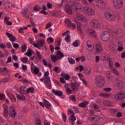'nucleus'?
Segmentation results:
<instances>
[{
  "label": "nucleus",
  "instance_id": "nucleus-1",
  "mask_svg": "<svg viewBox=\"0 0 125 125\" xmlns=\"http://www.w3.org/2000/svg\"><path fill=\"white\" fill-rule=\"evenodd\" d=\"M74 21L77 23L78 30L82 32V31H83L82 29V24L77 22H86L87 21L86 18L83 14H77L76 17L74 18Z\"/></svg>",
  "mask_w": 125,
  "mask_h": 125
},
{
  "label": "nucleus",
  "instance_id": "nucleus-2",
  "mask_svg": "<svg viewBox=\"0 0 125 125\" xmlns=\"http://www.w3.org/2000/svg\"><path fill=\"white\" fill-rule=\"evenodd\" d=\"M49 71H46L42 78L40 79L41 82L42 83H44V84L49 88V89H51L52 86H51V81H50V78H49Z\"/></svg>",
  "mask_w": 125,
  "mask_h": 125
},
{
  "label": "nucleus",
  "instance_id": "nucleus-3",
  "mask_svg": "<svg viewBox=\"0 0 125 125\" xmlns=\"http://www.w3.org/2000/svg\"><path fill=\"white\" fill-rule=\"evenodd\" d=\"M106 83V81L104 79V77L102 76H98L96 79V84L98 87H103L104 84Z\"/></svg>",
  "mask_w": 125,
  "mask_h": 125
},
{
  "label": "nucleus",
  "instance_id": "nucleus-4",
  "mask_svg": "<svg viewBox=\"0 0 125 125\" xmlns=\"http://www.w3.org/2000/svg\"><path fill=\"white\" fill-rule=\"evenodd\" d=\"M83 13L88 16H94L95 15V10L91 7H83Z\"/></svg>",
  "mask_w": 125,
  "mask_h": 125
},
{
  "label": "nucleus",
  "instance_id": "nucleus-5",
  "mask_svg": "<svg viewBox=\"0 0 125 125\" xmlns=\"http://www.w3.org/2000/svg\"><path fill=\"white\" fill-rule=\"evenodd\" d=\"M104 17L108 21H115L116 15L109 12H105L104 14Z\"/></svg>",
  "mask_w": 125,
  "mask_h": 125
},
{
  "label": "nucleus",
  "instance_id": "nucleus-6",
  "mask_svg": "<svg viewBox=\"0 0 125 125\" xmlns=\"http://www.w3.org/2000/svg\"><path fill=\"white\" fill-rule=\"evenodd\" d=\"M101 39L103 42H108L110 40V33L107 31L103 32L101 35Z\"/></svg>",
  "mask_w": 125,
  "mask_h": 125
},
{
  "label": "nucleus",
  "instance_id": "nucleus-7",
  "mask_svg": "<svg viewBox=\"0 0 125 125\" xmlns=\"http://www.w3.org/2000/svg\"><path fill=\"white\" fill-rule=\"evenodd\" d=\"M90 24L93 28H95L96 29H99L101 27V24L99 23L98 20L96 19H93L90 22Z\"/></svg>",
  "mask_w": 125,
  "mask_h": 125
},
{
  "label": "nucleus",
  "instance_id": "nucleus-8",
  "mask_svg": "<svg viewBox=\"0 0 125 125\" xmlns=\"http://www.w3.org/2000/svg\"><path fill=\"white\" fill-rule=\"evenodd\" d=\"M125 93L122 92H118L115 95V99L116 100H123L125 98Z\"/></svg>",
  "mask_w": 125,
  "mask_h": 125
},
{
  "label": "nucleus",
  "instance_id": "nucleus-9",
  "mask_svg": "<svg viewBox=\"0 0 125 125\" xmlns=\"http://www.w3.org/2000/svg\"><path fill=\"white\" fill-rule=\"evenodd\" d=\"M114 5L116 8H121L124 6V0H116V2H114Z\"/></svg>",
  "mask_w": 125,
  "mask_h": 125
},
{
  "label": "nucleus",
  "instance_id": "nucleus-10",
  "mask_svg": "<svg viewBox=\"0 0 125 125\" xmlns=\"http://www.w3.org/2000/svg\"><path fill=\"white\" fill-rule=\"evenodd\" d=\"M45 44V41L44 40L42 39L41 40H39L38 41L37 43H34L33 44L34 46L39 48L40 46H43V45Z\"/></svg>",
  "mask_w": 125,
  "mask_h": 125
},
{
  "label": "nucleus",
  "instance_id": "nucleus-11",
  "mask_svg": "<svg viewBox=\"0 0 125 125\" xmlns=\"http://www.w3.org/2000/svg\"><path fill=\"white\" fill-rule=\"evenodd\" d=\"M9 115L11 118H14L16 116V111L14 107L11 106L9 111Z\"/></svg>",
  "mask_w": 125,
  "mask_h": 125
},
{
  "label": "nucleus",
  "instance_id": "nucleus-12",
  "mask_svg": "<svg viewBox=\"0 0 125 125\" xmlns=\"http://www.w3.org/2000/svg\"><path fill=\"white\" fill-rule=\"evenodd\" d=\"M70 31H67L66 32L63 33L62 34V37H65V36H66V37L65 38V41L66 42H69L71 39V36L69 35Z\"/></svg>",
  "mask_w": 125,
  "mask_h": 125
},
{
  "label": "nucleus",
  "instance_id": "nucleus-13",
  "mask_svg": "<svg viewBox=\"0 0 125 125\" xmlns=\"http://www.w3.org/2000/svg\"><path fill=\"white\" fill-rule=\"evenodd\" d=\"M3 108H4V116L6 119H7L8 118V106L6 104H4Z\"/></svg>",
  "mask_w": 125,
  "mask_h": 125
},
{
  "label": "nucleus",
  "instance_id": "nucleus-14",
  "mask_svg": "<svg viewBox=\"0 0 125 125\" xmlns=\"http://www.w3.org/2000/svg\"><path fill=\"white\" fill-rule=\"evenodd\" d=\"M96 3L98 8H103L105 6V3L102 0H97Z\"/></svg>",
  "mask_w": 125,
  "mask_h": 125
},
{
  "label": "nucleus",
  "instance_id": "nucleus-15",
  "mask_svg": "<svg viewBox=\"0 0 125 125\" xmlns=\"http://www.w3.org/2000/svg\"><path fill=\"white\" fill-rule=\"evenodd\" d=\"M87 49L89 51H92L94 49V46H93V43L91 41H87Z\"/></svg>",
  "mask_w": 125,
  "mask_h": 125
},
{
  "label": "nucleus",
  "instance_id": "nucleus-16",
  "mask_svg": "<svg viewBox=\"0 0 125 125\" xmlns=\"http://www.w3.org/2000/svg\"><path fill=\"white\" fill-rule=\"evenodd\" d=\"M65 10L68 14H72L73 13V8H72L71 5H66Z\"/></svg>",
  "mask_w": 125,
  "mask_h": 125
},
{
  "label": "nucleus",
  "instance_id": "nucleus-17",
  "mask_svg": "<svg viewBox=\"0 0 125 125\" xmlns=\"http://www.w3.org/2000/svg\"><path fill=\"white\" fill-rule=\"evenodd\" d=\"M113 84L117 85V86H123L124 83L119 79H117L113 81Z\"/></svg>",
  "mask_w": 125,
  "mask_h": 125
},
{
  "label": "nucleus",
  "instance_id": "nucleus-18",
  "mask_svg": "<svg viewBox=\"0 0 125 125\" xmlns=\"http://www.w3.org/2000/svg\"><path fill=\"white\" fill-rule=\"evenodd\" d=\"M88 34L90 37H92V38H96L97 37V34H96V32L94 31V30L92 29H90L88 31Z\"/></svg>",
  "mask_w": 125,
  "mask_h": 125
},
{
  "label": "nucleus",
  "instance_id": "nucleus-19",
  "mask_svg": "<svg viewBox=\"0 0 125 125\" xmlns=\"http://www.w3.org/2000/svg\"><path fill=\"white\" fill-rule=\"evenodd\" d=\"M96 51L97 53H100L102 51H103V48L100 44H97L96 45Z\"/></svg>",
  "mask_w": 125,
  "mask_h": 125
},
{
  "label": "nucleus",
  "instance_id": "nucleus-20",
  "mask_svg": "<svg viewBox=\"0 0 125 125\" xmlns=\"http://www.w3.org/2000/svg\"><path fill=\"white\" fill-rule=\"evenodd\" d=\"M71 87L74 90V91H76V90H77V89L80 87V85L77 83H71Z\"/></svg>",
  "mask_w": 125,
  "mask_h": 125
},
{
  "label": "nucleus",
  "instance_id": "nucleus-21",
  "mask_svg": "<svg viewBox=\"0 0 125 125\" xmlns=\"http://www.w3.org/2000/svg\"><path fill=\"white\" fill-rule=\"evenodd\" d=\"M83 8H82V5L80 4H77L75 8V10L76 12H83Z\"/></svg>",
  "mask_w": 125,
  "mask_h": 125
},
{
  "label": "nucleus",
  "instance_id": "nucleus-22",
  "mask_svg": "<svg viewBox=\"0 0 125 125\" xmlns=\"http://www.w3.org/2000/svg\"><path fill=\"white\" fill-rule=\"evenodd\" d=\"M52 91L55 95H56L57 96H62L63 95V92L60 91V90H55L54 89H52Z\"/></svg>",
  "mask_w": 125,
  "mask_h": 125
},
{
  "label": "nucleus",
  "instance_id": "nucleus-23",
  "mask_svg": "<svg viewBox=\"0 0 125 125\" xmlns=\"http://www.w3.org/2000/svg\"><path fill=\"white\" fill-rule=\"evenodd\" d=\"M76 120H77V119L76 118V117H75V115H71L69 117V122L73 125H75V121H76Z\"/></svg>",
  "mask_w": 125,
  "mask_h": 125
},
{
  "label": "nucleus",
  "instance_id": "nucleus-24",
  "mask_svg": "<svg viewBox=\"0 0 125 125\" xmlns=\"http://www.w3.org/2000/svg\"><path fill=\"white\" fill-rule=\"evenodd\" d=\"M56 55L58 57V58H59V59H62V58H63V57L65 56L63 53H62L60 50H59L57 52Z\"/></svg>",
  "mask_w": 125,
  "mask_h": 125
},
{
  "label": "nucleus",
  "instance_id": "nucleus-25",
  "mask_svg": "<svg viewBox=\"0 0 125 125\" xmlns=\"http://www.w3.org/2000/svg\"><path fill=\"white\" fill-rule=\"evenodd\" d=\"M51 60H52V62L54 63H55L56 61L59 60V59L58 58V57L56 55V56L54 55H51Z\"/></svg>",
  "mask_w": 125,
  "mask_h": 125
},
{
  "label": "nucleus",
  "instance_id": "nucleus-26",
  "mask_svg": "<svg viewBox=\"0 0 125 125\" xmlns=\"http://www.w3.org/2000/svg\"><path fill=\"white\" fill-rule=\"evenodd\" d=\"M43 102L45 106H46L47 109H51V104H50L48 101H47L46 100H44Z\"/></svg>",
  "mask_w": 125,
  "mask_h": 125
},
{
  "label": "nucleus",
  "instance_id": "nucleus-27",
  "mask_svg": "<svg viewBox=\"0 0 125 125\" xmlns=\"http://www.w3.org/2000/svg\"><path fill=\"white\" fill-rule=\"evenodd\" d=\"M88 104V102L86 101H84L83 103H81L78 104V106L79 107H81V108H84V107H86V105Z\"/></svg>",
  "mask_w": 125,
  "mask_h": 125
},
{
  "label": "nucleus",
  "instance_id": "nucleus-28",
  "mask_svg": "<svg viewBox=\"0 0 125 125\" xmlns=\"http://www.w3.org/2000/svg\"><path fill=\"white\" fill-rule=\"evenodd\" d=\"M28 13V9H25L22 11V15L23 17L25 18V19H27V18H28V15H27Z\"/></svg>",
  "mask_w": 125,
  "mask_h": 125
},
{
  "label": "nucleus",
  "instance_id": "nucleus-29",
  "mask_svg": "<svg viewBox=\"0 0 125 125\" xmlns=\"http://www.w3.org/2000/svg\"><path fill=\"white\" fill-rule=\"evenodd\" d=\"M91 73V68L90 67H87L86 69H84V73L85 75H90Z\"/></svg>",
  "mask_w": 125,
  "mask_h": 125
},
{
  "label": "nucleus",
  "instance_id": "nucleus-30",
  "mask_svg": "<svg viewBox=\"0 0 125 125\" xmlns=\"http://www.w3.org/2000/svg\"><path fill=\"white\" fill-rule=\"evenodd\" d=\"M89 120L90 121H98V120H99V118H98V116L96 115H94V116L89 117Z\"/></svg>",
  "mask_w": 125,
  "mask_h": 125
},
{
  "label": "nucleus",
  "instance_id": "nucleus-31",
  "mask_svg": "<svg viewBox=\"0 0 125 125\" xmlns=\"http://www.w3.org/2000/svg\"><path fill=\"white\" fill-rule=\"evenodd\" d=\"M65 87H66V93H67V94H72L73 93V90H72V89H71V88L67 87V85H64Z\"/></svg>",
  "mask_w": 125,
  "mask_h": 125
},
{
  "label": "nucleus",
  "instance_id": "nucleus-32",
  "mask_svg": "<svg viewBox=\"0 0 125 125\" xmlns=\"http://www.w3.org/2000/svg\"><path fill=\"white\" fill-rule=\"evenodd\" d=\"M24 55H26V56H28V57H31L32 56V50L31 49H29L27 52L24 53Z\"/></svg>",
  "mask_w": 125,
  "mask_h": 125
},
{
  "label": "nucleus",
  "instance_id": "nucleus-33",
  "mask_svg": "<svg viewBox=\"0 0 125 125\" xmlns=\"http://www.w3.org/2000/svg\"><path fill=\"white\" fill-rule=\"evenodd\" d=\"M17 97L19 100H22L24 101L25 99H26V98L25 97V96L22 95H17Z\"/></svg>",
  "mask_w": 125,
  "mask_h": 125
},
{
  "label": "nucleus",
  "instance_id": "nucleus-34",
  "mask_svg": "<svg viewBox=\"0 0 125 125\" xmlns=\"http://www.w3.org/2000/svg\"><path fill=\"white\" fill-rule=\"evenodd\" d=\"M34 90H35V88L34 87H31L27 88L26 92L27 93H30V92L31 93H34V92H35V91H34Z\"/></svg>",
  "mask_w": 125,
  "mask_h": 125
},
{
  "label": "nucleus",
  "instance_id": "nucleus-35",
  "mask_svg": "<svg viewBox=\"0 0 125 125\" xmlns=\"http://www.w3.org/2000/svg\"><path fill=\"white\" fill-rule=\"evenodd\" d=\"M8 96L9 97V98L12 100V101L14 102L15 100H16V98H15V96L11 94H8Z\"/></svg>",
  "mask_w": 125,
  "mask_h": 125
},
{
  "label": "nucleus",
  "instance_id": "nucleus-36",
  "mask_svg": "<svg viewBox=\"0 0 125 125\" xmlns=\"http://www.w3.org/2000/svg\"><path fill=\"white\" fill-rule=\"evenodd\" d=\"M111 71L116 76H119V75L120 74V73L119 72V71H118V70H117V69H116L115 68H112L111 70Z\"/></svg>",
  "mask_w": 125,
  "mask_h": 125
},
{
  "label": "nucleus",
  "instance_id": "nucleus-37",
  "mask_svg": "<svg viewBox=\"0 0 125 125\" xmlns=\"http://www.w3.org/2000/svg\"><path fill=\"white\" fill-rule=\"evenodd\" d=\"M68 60L69 63H70V64H71L72 65H73L76 63L75 62V60L73 59V58H72L70 57H69L68 58Z\"/></svg>",
  "mask_w": 125,
  "mask_h": 125
},
{
  "label": "nucleus",
  "instance_id": "nucleus-38",
  "mask_svg": "<svg viewBox=\"0 0 125 125\" xmlns=\"http://www.w3.org/2000/svg\"><path fill=\"white\" fill-rule=\"evenodd\" d=\"M26 87L21 86L20 88V91L21 94H25L26 93V90L25 89Z\"/></svg>",
  "mask_w": 125,
  "mask_h": 125
},
{
  "label": "nucleus",
  "instance_id": "nucleus-39",
  "mask_svg": "<svg viewBox=\"0 0 125 125\" xmlns=\"http://www.w3.org/2000/svg\"><path fill=\"white\" fill-rule=\"evenodd\" d=\"M62 117L63 122H64V123H66V121H67V116L66 115V114L62 112Z\"/></svg>",
  "mask_w": 125,
  "mask_h": 125
},
{
  "label": "nucleus",
  "instance_id": "nucleus-40",
  "mask_svg": "<svg viewBox=\"0 0 125 125\" xmlns=\"http://www.w3.org/2000/svg\"><path fill=\"white\" fill-rule=\"evenodd\" d=\"M100 96H102V97H109L110 94L107 93H102L100 94Z\"/></svg>",
  "mask_w": 125,
  "mask_h": 125
},
{
  "label": "nucleus",
  "instance_id": "nucleus-41",
  "mask_svg": "<svg viewBox=\"0 0 125 125\" xmlns=\"http://www.w3.org/2000/svg\"><path fill=\"white\" fill-rule=\"evenodd\" d=\"M27 29H28V27H26L24 28L21 27L19 30V33H20L21 34H23V33H24V31L23 30H27Z\"/></svg>",
  "mask_w": 125,
  "mask_h": 125
},
{
  "label": "nucleus",
  "instance_id": "nucleus-42",
  "mask_svg": "<svg viewBox=\"0 0 125 125\" xmlns=\"http://www.w3.org/2000/svg\"><path fill=\"white\" fill-rule=\"evenodd\" d=\"M47 42L48 43H52L54 42V40L52 37H49L47 39Z\"/></svg>",
  "mask_w": 125,
  "mask_h": 125
},
{
  "label": "nucleus",
  "instance_id": "nucleus-43",
  "mask_svg": "<svg viewBox=\"0 0 125 125\" xmlns=\"http://www.w3.org/2000/svg\"><path fill=\"white\" fill-rule=\"evenodd\" d=\"M21 62L26 63H27V62H28V58H26V57H22L21 59Z\"/></svg>",
  "mask_w": 125,
  "mask_h": 125
},
{
  "label": "nucleus",
  "instance_id": "nucleus-44",
  "mask_svg": "<svg viewBox=\"0 0 125 125\" xmlns=\"http://www.w3.org/2000/svg\"><path fill=\"white\" fill-rule=\"evenodd\" d=\"M21 49L22 52H25L26 50H27V45L26 44H24L21 46Z\"/></svg>",
  "mask_w": 125,
  "mask_h": 125
},
{
  "label": "nucleus",
  "instance_id": "nucleus-45",
  "mask_svg": "<svg viewBox=\"0 0 125 125\" xmlns=\"http://www.w3.org/2000/svg\"><path fill=\"white\" fill-rule=\"evenodd\" d=\"M41 9H42V8L41 7V6H38V5L35 6L34 8V11H40V10H41Z\"/></svg>",
  "mask_w": 125,
  "mask_h": 125
},
{
  "label": "nucleus",
  "instance_id": "nucleus-46",
  "mask_svg": "<svg viewBox=\"0 0 125 125\" xmlns=\"http://www.w3.org/2000/svg\"><path fill=\"white\" fill-rule=\"evenodd\" d=\"M73 45L75 46V47H77L80 45V42L78 40L76 41L73 44Z\"/></svg>",
  "mask_w": 125,
  "mask_h": 125
},
{
  "label": "nucleus",
  "instance_id": "nucleus-47",
  "mask_svg": "<svg viewBox=\"0 0 125 125\" xmlns=\"http://www.w3.org/2000/svg\"><path fill=\"white\" fill-rule=\"evenodd\" d=\"M65 22L68 26H69L72 23L71 20L69 19H66L65 21Z\"/></svg>",
  "mask_w": 125,
  "mask_h": 125
},
{
  "label": "nucleus",
  "instance_id": "nucleus-48",
  "mask_svg": "<svg viewBox=\"0 0 125 125\" xmlns=\"http://www.w3.org/2000/svg\"><path fill=\"white\" fill-rule=\"evenodd\" d=\"M10 41L12 42H16V37L13 36V35L11 37L9 38Z\"/></svg>",
  "mask_w": 125,
  "mask_h": 125
},
{
  "label": "nucleus",
  "instance_id": "nucleus-49",
  "mask_svg": "<svg viewBox=\"0 0 125 125\" xmlns=\"http://www.w3.org/2000/svg\"><path fill=\"white\" fill-rule=\"evenodd\" d=\"M34 73L35 75H38L40 73V68L36 67L34 69Z\"/></svg>",
  "mask_w": 125,
  "mask_h": 125
},
{
  "label": "nucleus",
  "instance_id": "nucleus-50",
  "mask_svg": "<svg viewBox=\"0 0 125 125\" xmlns=\"http://www.w3.org/2000/svg\"><path fill=\"white\" fill-rule=\"evenodd\" d=\"M124 46H118L117 50L118 51H123L124 50Z\"/></svg>",
  "mask_w": 125,
  "mask_h": 125
},
{
  "label": "nucleus",
  "instance_id": "nucleus-51",
  "mask_svg": "<svg viewBox=\"0 0 125 125\" xmlns=\"http://www.w3.org/2000/svg\"><path fill=\"white\" fill-rule=\"evenodd\" d=\"M69 27H70V28H72V29H76V28H77V25L75 23H70Z\"/></svg>",
  "mask_w": 125,
  "mask_h": 125
},
{
  "label": "nucleus",
  "instance_id": "nucleus-52",
  "mask_svg": "<svg viewBox=\"0 0 125 125\" xmlns=\"http://www.w3.org/2000/svg\"><path fill=\"white\" fill-rule=\"evenodd\" d=\"M36 54L38 56L39 60H42V55L40 53L39 51H37Z\"/></svg>",
  "mask_w": 125,
  "mask_h": 125
},
{
  "label": "nucleus",
  "instance_id": "nucleus-53",
  "mask_svg": "<svg viewBox=\"0 0 125 125\" xmlns=\"http://www.w3.org/2000/svg\"><path fill=\"white\" fill-rule=\"evenodd\" d=\"M13 46H14L15 48L17 49V48H19L20 45H19V44L18 43H13Z\"/></svg>",
  "mask_w": 125,
  "mask_h": 125
},
{
  "label": "nucleus",
  "instance_id": "nucleus-54",
  "mask_svg": "<svg viewBox=\"0 0 125 125\" xmlns=\"http://www.w3.org/2000/svg\"><path fill=\"white\" fill-rule=\"evenodd\" d=\"M36 125H42V121H41V120H40L39 119H37L36 120Z\"/></svg>",
  "mask_w": 125,
  "mask_h": 125
},
{
  "label": "nucleus",
  "instance_id": "nucleus-55",
  "mask_svg": "<svg viewBox=\"0 0 125 125\" xmlns=\"http://www.w3.org/2000/svg\"><path fill=\"white\" fill-rule=\"evenodd\" d=\"M109 49L110 51H111V52H115V51H116V50H117L116 49V48L113 47H109Z\"/></svg>",
  "mask_w": 125,
  "mask_h": 125
},
{
  "label": "nucleus",
  "instance_id": "nucleus-56",
  "mask_svg": "<svg viewBox=\"0 0 125 125\" xmlns=\"http://www.w3.org/2000/svg\"><path fill=\"white\" fill-rule=\"evenodd\" d=\"M64 79L66 81H68V80L71 79V76L69 74H66L64 76Z\"/></svg>",
  "mask_w": 125,
  "mask_h": 125
},
{
  "label": "nucleus",
  "instance_id": "nucleus-57",
  "mask_svg": "<svg viewBox=\"0 0 125 125\" xmlns=\"http://www.w3.org/2000/svg\"><path fill=\"white\" fill-rule=\"evenodd\" d=\"M104 104L105 106H110V102L108 101H104Z\"/></svg>",
  "mask_w": 125,
  "mask_h": 125
},
{
  "label": "nucleus",
  "instance_id": "nucleus-58",
  "mask_svg": "<svg viewBox=\"0 0 125 125\" xmlns=\"http://www.w3.org/2000/svg\"><path fill=\"white\" fill-rule=\"evenodd\" d=\"M51 25H52V23L51 22L47 23L45 26V29H48L49 28H50Z\"/></svg>",
  "mask_w": 125,
  "mask_h": 125
},
{
  "label": "nucleus",
  "instance_id": "nucleus-59",
  "mask_svg": "<svg viewBox=\"0 0 125 125\" xmlns=\"http://www.w3.org/2000/svg\"><path fill=\"white\" fill-rule=\"evenodd\" d=\"M114 66L116 67V68H121V64L118 62H116L114 64Z\"/></svg>",
  "mask_w": 125,
  "mask_h": 125
},
{
  "label": "nucleus",
  "instance_id": "nucleus-60",
  "mask_svg": "<svg viewBox=\"0 0 125 125\" xmlns=\"http://www.w3.org/2000/svg\"><path fill=\"white\" fill-rule=\"evenodd\" d=\"M104 91H106V92H109V91H111L112 90V88H105L103 89Z\"/></svg>",
  "mask_w": 125,
  "mask_h": 125
},
{
  "label": "nucleus",
  "instance_id": "nucleus-61",
  "mask_svg": "<svg viewBox=\"0 0 125 125\" xmlns=\"http://www.w3.org/2000/svg\"><path fill=\"white\" fill-rule=\"evenodd\" d=\"M0 99L1 100H3L4 99H5V95H4V94H0Z\"/></svg>",
  "mask_w": 125,
  "mask_h": 125
},
{
  "label": "nucleus",
  "instance_id": "nucleus-62",
  "mask_svg": "<svg viewBox=\"0 0 125 125\" xmlns=\"http://www.w3.org/2000/svg\"><path fill=\"white\" fill-rule=\"evenodd\" d=\"M9 17L7 16H6L4 18V23L7 22L9 20Z\"/></svg>",
  "mask_w": 125,
  "mask_h": 125
},
{
  "label": "nucleus",
  "instance_id": "nucleus-63",
  "mask_svg": "<svg viewBox=\"0 0 125 125\" xmlns=\"http://www.w3.org/2000/svg\"><path fill=\"white\" fill-rule=\"evenodd\" d=\"M47 7L49 9H51V8H52V5L51 4H50V3L47 2Z\"/></svg>",
  "mask_w": 125,
  "mask_h": 125
},
{
  "label": "nucleus",
  "instance_id": "nucleus-64",
  "mask_svg": "<svg viewBox=\"0 0 125 125\" xmlns=\"http://www.w3.org/2000/svg\"><path fill=\"white\" fill-rule=\"evenodd\" d=\"M40 13L41 14H44V15H47V14H48V13L44 10L41 11Z\"/></svg>",
  "mask_w": 125,
  "mask_h": 125
}]
</instances>
